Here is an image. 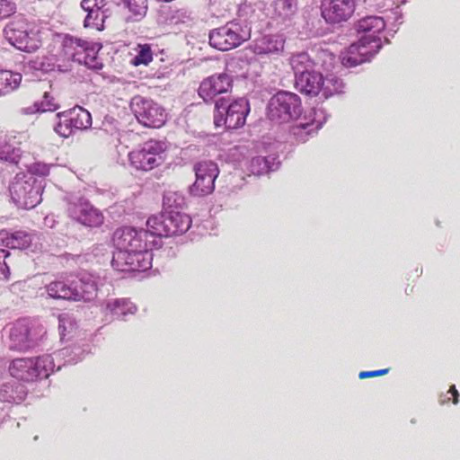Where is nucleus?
Wrapping results in <instances>:
<instances>
[{"instance_id":"f257e3e1","label":"nucleus","mask_w":460,"mask_h":460,"mask_svg":"<svg viewBox=\"0 0 460 460\" xmlns=\"http://www.w3.org/2000/svg\"><path fill=\"white\" fill-rule=\"evenodd\" d=\"M116 251L111 265L119 271H146L152 267L153 249L157 248V240L149 232L121 227L113 234Z\"/></svg>"},{"instance_id":"f03ea898","label":"nucleus","mask_w":460,"mask_h":460,"mask_svg":"<svg viewBox=\"0 0 460 460\" xmlns=\"http://www.w3.org/2000/svg\"><path fill=\"white\" fill-rule=\"evenodd\" d=\"M49 297L54 299L90 302L97 296V284L91 276H83L78 281L63 278L49 282L45 287Z\"/></svg>"},{"instance_id":"7ed1b4c3","label":"nucleus","mask_w":460,"mask_h":460,"mask_svg":"<svg viewBox=\"0 0 460 460\" xmlns=\"http://www.w3.org/2000/svg\"><path fill=\"white\" fill-rule=\"evenodd\" d=\"M54 367L53 358L49 355L36 358H18L12 360L8 367L10 375L22 382H34L48 377Z\"/></svg>"},{"instance_id":"20e7f679","label":"nucleus","mask_w":460,"mask_h":460,"mask_svg":"<svg viewBox=\"0 0 460 460\" xmlns=\"http://www.w3.org/2000/svg\"><path fill=\"white\" fill-rule=\"evenodd\" d=\"M215 108V126L217 128L225 126L229 129L243 127L250 111L249 102L244 98H239L229 104L224 98H221L216 102Z\"/></svg>"},{"instance_id":"39448f33","label":"nucleus","mask_w":460,"mask_h":460,"mask_svg":"<svg viewBox=\"0 0 460 460\" xmlns=\"http://www.w3.org/2000/svg\"><path fill=\"white\" fill-rule=\"evenodd\" d=\"M166 145L163 141L149 139L128 154L132 167L138 171H151L160 166L166 157Z\"/></svg>"},{"instance_id":"423d86ee","label":"nucleus","mask_w":460,"mask_h":460,"mask_svg":"<svg viewBox=\"0 0 460 460\" xmlns=\"http://www.w3.org/2000/svg\"><path fill=\"white\" fill-rule=\"evenodd\" d=\"M4 34L13 46L25 52L36 51L41 46V31L36 26L11 23L4 29Z\"/></svg>"},{"instance_id":"0eeeda50","label":"nucleus","mask_w":460,"mask_h":460,"mask_svg":"<svg viewBox=\"0 0 460 460\" xmlns=\"http://www.w3.org/2000/svg\"><path fill=\"white\" fill-rule=\"evenodd\" d=\"M300 114V99L292 93L279 92L269 104V117L272 121L285 123Z\"/></svg>"},{"instance_id":"6e6552de","label":"nucleus","mask_w":460,"mask_h":460,"mask_svg":"<svg viewBox=\"0 0 460 460\" xmlns=\"http://www.w3.org/2000/svg\"><path fill=\"white\" fill-rule=\"evenodd\" d=\"M131 110L138 122L146 128H159L166 121L164 109L152 100L136 96L131 102Z\"/></svg>"},{"instance_id":"1a4fd4ad","label":"nucleus","mask_w":460,"mask_h":460,"mask_svg":"<svg viewBox=\"0 0 460 460\" xmlns=\"http://www.w3.org/2000/svg\"><path fill=\"white\" fill-rule=\"evenodd\" d=\"M196 180L190 188L191 195L203 197L215 190V180L218 176L217 164L212 161H201L194 165Z\"/></svg>"},{"instance_id":"9d476101","label":"nucleus","mask_w":460,"mask_h":460,"mask_svg":"<svg viewBox=\"0 0 460 460\" xmlns=\"http://www.w3.org/2000/svg\"><path fill=\"white\" fill-rule=\"evenodd\" d=\"M291 66L296 75L297 89L307 95L315 94L316 75L309 57L305 53L296 55L291 58Z\"/></svg>"},{"instance_id":"9b49d317","label":"nucleus","mask_w":460,"mask_h":460,"mask_svg":"<svg viewBox=\"0 0 460 460\" xmlns=\"http://www.w3.org/2000/svg\"><path fill=\"white\" fill-rule=\"evenodd\" d=\"M245 40L241 26L236 22L214 29L209 33V44L221 51H227L241 45Z\"/></svg>"},{"instance_id":"f8f14e48","label":"nucleus","mask_w":460,"mask_h":460,"mask_svg":"<svg viewBox=\"0 0 460 460\" xmlns=\"http://www.w3.org/2000/svg\"><path fill=\"white\" fill-rule=\"evenodd\" d=\"M37 331L38 328L26 319L16 321L10 329L11 349L27 350L33 347L40 335Z\"/></svg>"},{"instance_id":"ddd939ff","label":"nucleus","mask_w":460,"mask_h":460,"mask_svg":"<svg viewBox=\"0 0 460 460\" xmlns=\"http://www.w3.org/2000/svg\"><path fill=\"white\" fill-rule=\"evenodd\" d=\"M9 190L13 202L26 209L33 208L41 200L40 188L34 182L21 178H16L12 182Z\"/></svg>"},{"instance_id":"4468645a","label":"nucleus","mask_w":460,"mask_h":460,"mask_svg":"<svg viewBox=\"0 0 460 460\" xmlns=\"http://www.w3.org/2000/svg\"><path fill=\"white\" fill-rule=\"evenodd\" d=\"M354 0H324L322 3V16L329 22H340L348 20L354 13Z\"/></svg>"},{"instance_id":"2eb2a0df","label":"nucleus","mask_w":460,"mask_h":460,"mask_svg":"<svg viewBox=\"0 0 460 460\" xmlns=\"http://www.w3.org/2000/svg\"><path fill=\"white\" fill-rule=\"evenodd\" d=\"M232 88V80L226 74L211 75L204 79L199 88V95L206 102L212 101L221 93H227Z\"/></svg>"},{"instance_id":"dca6fc26","label":"nucleus","mask_w":460,"mask_h":460,"mask_svg":"<svg viewBox=\"0 0 460 460\" xmlns=\"http://www.w3.org/2000/svg\"><path fill=\"white\" fill-rule=\"evenodd\" d=\"M102 310L111 320H124L137 312V306L128 298H113L105 301Z\"/></svg>"},{"instance_id":"f3484780","label":"nucleus","mask_w":460,"mask_h":460,"mask_svg":"<svg viewBox=\"0 0 460 460\" xmlns=\"http://www.w3.org/2000/svg\"><path fill=\"white\" fill-rule=\"evenodd\" d=\"M57 117L59 119L67 118L68 125L73 127L74 130H84L92 126L91 113L80 106L58 112Z\"/></svg>"},{"instance_id":"a211bd4d","label":"nucleus","mask_w":460,"mask_h":460,"mask_svg":"<svg viewBox=\"0 0 460 460\" xmlns=\"http://www.w3.org/2000/svg\"><path fill=\"white\" fill-rule=\"evenodd\" d=\"M167 231L169 236L181 234L189 230L191 226V219L186 214L175 209H165Z\"/></svg>"},{"instance_id":"6ab92c4d","label":"nucleus","mask_w":460,"mask_h":460,"mask_svg":"<svg viewBox=\"0 0 460 460\" xmlns=\"http://www.w3.org/2000/svg\"><path fill=\"white\" fill-rule=\"evenodd\" d=\"M385 26V22L382 17L367 16L358 22L357 31L364 34L362 37L381 40L380 34Z\"/></svg>"},{"instance_id":"aec40b11","label":"nucleus","mask_w":460,"mask_h":460,"mask_svg":"<svg viewBox=\"0 0 460 460\" xmlns=\"http://www.w3.org/2000/svg\"><path fill=\"white\" fill-rule=\"evenodd\" d=\"M33 234L19 230L13 233H0V238L4 244L11 249H27L33 241Z\"/></svg>"},{"instance_id":"412c9836","label":"nucleus","mask_w":460,"mask_h":460,"mask_svg":"<svg viewBox=\"0 0 460 460\" xmlns=\"http://www.w3.org/2000/svg\"><path fill=\"white\" fill-rule=\"evenodd\" d=\"M165 211L158 215H153L148 217L146 221L147 229L146 232H149L157 240V248L161 246V237L169 236V231H167Z\"/></svg>"},{"instance_id":"4be33fe9","label":"nucleus","mask_w":460,"mask_h":460,"mask_svg":"<svg viewBox=\"0 0 460 460\" xmlns=\"http://www.w3.org/2000/svg\"><path fill=\"white\" fill-rule=\"evenodd\" d=\"M87 44L88 41L86 40L66 36L62 44L63 52L66 57L77 62V60L81 58V56H83L84 51H85Z\"/></svg>"},{"instance_id":"5701e85b","label":"nucleus","mask_w":460,"mask_h":460,"mask_svg":"<svg viewBox=\"0 0 460 460\" xmlns=\"http://www.w3.org/2000/svg\"><path fill=\"white\" fill-rule=\"evenodd\" d=\"M352 45L358 47L361 58L367 62L379 51L382 42L380 40L361 37L358 42L352 43Z\"/></svg>"},{"instance_id":"b1692460","label":"nucleus","mask_w":460,"mask_h":460,"mask_svg":"<svg viewBox=\"0 0 460 460\" xmlns=\"http://www.w3.org/2000/svg\"><path fill=\"white\" fill-rule=\"evenodd\" d=\"M99 49L100 48H97L95 44L88 42L85 51H84L81 58L77 60V63L84 64L91 69H101L102 67V63L98 57Z\"/></svg>"},{"instance_id":"393cba45","label":"nucleus","mask_w":460,"mask_h":460,"mask_svg":"<svg viewBox=\"0 0 460 460\" xmlns=\"http://www.w3.org/2000/svg\"><path fill=\"white\" fill-rule=\"evenodd\" d=\"M22 75L8 70L0 71V94L17 89L22 82Z\"/></svg>"},{"instance_id":"a878e982","label":"nucleus","mask_w":460,"mask_h":460,"mask_svg":"<svg viewBox=\"0 0 460 460\" xmlns=\"http://www.w3.org/2000/svg\"><path fill=\"white\" fill-rule=\"evenodd\" d=\"M279 49L278 41L270 36H263L258 39L252 46V50L256 55L276 53Z\"/></svg>"},{"instance_id":"bb28decb","label":"nucleus","mask_w":460,"mask_h":460,"mask_svg":"<svg viewBox=\"0 0 460 460\" xmlns=\"http://www.w3.org/2000/svg\"><path fill=\"white\" fill-rule=\"evenodd\" d=\"M296 9L294 0H275L273 3L274 14L282 20L292 17Z\"/></svg>"},{"instance_id":"cd10ccee","label":"nucleus","mask_w":460,"mask_h":460,"mask_svg":"<svg viewBox=\"0 0 460 460\" xmlns=\"http://www.w3.org/2000/svg\"><path fill=\"white\" fill-rule=\"evenodd\" d=\"M358 47L353 46L352 44L341 54V64L345 67H354L358 65L364 63L363 58H361L358 52Z\"/></svg>"},{"instance_id":"c85d7f7f","label":"nucleus","mask_w":460,"mask_h":460,"mask_svg":"<svg viewBox=\"0 0 460 460\" xmlns=\"http://www.w3.org/2000/svg\"><path fill=\"white\" fill-rule=\"evenodd\" d=\"M80 223L90 227L100 226L103 223V216L98 209L89 204L85 212L82 215Z\"/></svg>"},{"instance_id":"c756f323","label":"nucleus","mask_w":460,"mask_h":460,"mask_svg":"<svg viewBox=\"0 0 460 460\" xmlns=\"http://www.w3.org/2000/svg\"><path fill=\"white\" fill-rule=\"evenodd\" d=\"M90 202L84 199H78L75 201H69L67 203L66 211L73 219L80 222L82 215L85 212V208H88Z\"/></svg>"},{"instance_id":"7c9ffc66","label":"nucleus","mask_w":460,"mask_h":460,"mask_svg":"<svg viewBox=\"0 0 460 460\" xmlns=\"http://www.w3.org/2000/svg\"><path fill=\"white\" fill-rule=\"evenodd\" d=\"M103 12L102 10L93 11V13H87V15L84 21V26L85 28L95 29L97 31H103L104 26Z\"/></svg>"},{"instance_id":"2f4dec72","label":"nucleus","mask_w":460,"mask_h":460,"mask_svg":"<svg viewBox=\"0 0 460 460\" xmlns=\"http://www.w3.org/2000/svg\"><path fill=\"white\" fill-rule=\"evenodd\" d=\"M35 111L39 112L55 111L59 108L54 96L49 92H44L42 99L34 102Z\"/></svg>"},{"instance_id":"473e14b6","label":"nucleus","mask_w":460,"mask_h":460,"mask_svg":"<svg viewBox=\"0 0 460 460\" xmlns=\"http://www.w3.org/2000/svg\"><path fill=\"white\" fill-rule=\"evenodd\" d=\"M153 60V51L149 44H139L137 46V54L134 57L131 63L137 66L140 65H148Z\"/></svg>"},{"instance_id":"72a5a7b5","label":"nucleus","mask_w":460,"mask_h":460,"mask_svg":"<svg viewBox=\"0 0 460 460\" xmlns=\"http://www.w3.org/2000/svg\"><path fill=\"white\" fill-rule=\"evenodd\" d=\"M322 80V85L319 86L320 82L318 81V93L323 92V94L327 98L329 95L333 94V93L338 92L339 88L341 86V82L337 78H326Z\"/></svg>"},{"instance_id":"f704fd0d","label":"nucleus","mask_w":460,"mask_h":460,"mask_svg":"<svg viewBox=\"0 0 460 460\" xmlns=\"http://www.w3.org/2000/svg\"><path fill=\"white\" fill-rule=\"evenodd\" d=\"M127 6L133 14V20L137 21L144 17L147 12L145 0H128Z\"/></svg>"},{"instance_id":"c9c22d12","label":"nucleus","mask_w":460,"mask_h":460,"mask_svg":"<svg viewBox=\"0 0 460 460\" xmlns=\"http://www.w3.org/2000/svg\"><path fill=\"white\" fill-rule=\"evenodd\" d=\"M313 123H300L292 128L293 134L300 140L305 141L306 137L314 132Z\"/></svg>"},{"instance_id":"e433bc0d","label":"nucleus","mask_w":460,"mask_h":460,"mask_svg":"<svg viewBox=\"0 0 460 460\" xmlns=\"http://www.w3.org/2000/svg\"><path fill=\"white\" fill-rule=\"evenodd\" d=\"M322 61V66L323 70L330 71L334 67L335 65V56L333 53L327 49L318 50V61Z\"/></svg>"},{"instance_id":"4c0bfd02","label":"nucleus","mask_w":460,"mask_h":460,"mask_svg":"<svg viewBox=\"0 0 460 460\" xmlns=\"http://www.w3.org/2000/svg\"><path fill=\"white\" fill-rule=\"evenodd\" d=\"M10 256V252L6 250L0 249V279L7 280L10 277L9 266L6 259Z\"/></svg>"},{"instance_id":"58836bf2","label":"nucleus","mask_w":460,"mask_h":460,"mask_svg":"<svg viewBox=\"0 0 460 460\" xmlns=\"http://www.w3.org/2000/svg\"><path fill=\"white\" fill-rule=\"evenodd\" d=\"M16 11V4L13 0H0V20L6 19Z\"/></svg>"},{"instance_id":"ea45409f","label":"nucleus","mask_w":460,"mask_h":460,"mask_svg":"<svg viewBox=\"0 0 460 460\" xmlns=\"http://www.w3.org/2000/svg\"><path fill=\"white\" fill-rule=\"evenodd\" d=\"M106 4L105 0H82L81 7L86 13L102 10Z\"/></svg>"},{"instance_id":"a19ab883","label":"nucleus","mask_w":460,"mask_h":460,"mask_svg":"<svg viewBox=\"0 0 460 460\" xmlns=\"http://www.w3.org/2000/svg\"><path fill=\"white\" fill-rule=\"evenodd\" d=\"M459 400V393L456 388V385H451L446 394L440 395L439 402L441 404L448 403L452 402L456 404Z\"/></svg>"},{"instance_id":"79ce46f5","label":"nucleus","mask_w":460,"mask_h":460,"mask_svg":"<svg viewBox=\"0 0 460 460\" xmlns=\"http://www.w3.org/2000/svg\"><path fill=\"white\" fill-rule=\"evenodd\" d=\"M55 131L60 137H68L74 132V128L68 125L67 118H62L55 127Z\"/></svg>"},{"instance_id":"37998d69","label":"nucleus","mask_w":460,"mask_h":460,"mask_svg":"<svg viewBox=\"0 0 460 460\" xmlns=\"http://www.w3.org/2000/svg\"><path fill=\"white\" fill-rule=\"evenodd\" d=\"M389 371H390V368H384V369L374 370V371H361L358 375V377L360 379L376 377V376L386 375Z\"/></svg>"},{"instance_id":"c03bdc74","label":"nucleus","mask_w":460,"mask_h":460,"mask_svg":"<svg viewBox=\"0 0 460 460\" xmlns=\"http://www.w3.org/2000/svg\"><path fill=\"white\" fill-rule=\"evenodd\" d=\"M58 320H59L58 327H59V330H60V333H64V332L66 330V327L64 325V319L61 316H59Z\"/></svg>"},{"instance_id":"a18cd8bd","label":"nucleus","mask_w":460,"mask_h":460,"mask_svg":"<svg viewBox=\"0 0 460 460\" xmlns=\"http://www.w3.org/2000/svg\"><path fill=\"white\" fill-rule=\"evenodd\" d=\"M3 387H4V389H6V388H9V387H22V385H3ZM4 391H6V390H4Z\"/></svg>"},{"instance_id":"49530a36","label":"nucleus","mask_w":460,"mask_h":460,"mask_svg":"<svg viewBox=\"0 0 460 460\" xmlns=\"http://www.w3.org/2000/svg\"><path fill=\"white\" fill-rule=\"evenodd\" d=\"M130 257H131V260L129 261V262H130V261H133V262H135V263H136L137 261H139L138 257H137V256H136V255H132V256H130Z\"/></svg>"},{"instance_id":"de8ad7c7","label":"nucleus","mask_w":460,"mask_h":460,"mask_svg":"<svg viewBox=\"0 0 460 460\" xmlns=\"http://www.w3.org/2000/svg\"><path fill=\"white\" fill-rule=\"evenodd\" d=\"M173 196L175 197V199H176V198H178V199H180L181 201H183V198H182V197L178 196V195H177V194H175V193L173 194Z\"/></svg>"},{"instance_id":"09e8293b","label":"nucleus","mask_w":460,"mask_h":460,"mask_svg":"<svg viewBox=\"0 0 460 460\" xmlns=\"http://www.w3.org/2000/svg\"><path fill=\"white\" fill-rule=\"evenodd\" d=\"M171 196L166 197V200L169 202L171 200Z\"/></svg>"},{"instance_id":"8fccbe9b","label":"nucleus","mask_w":460,"mask_h":460,"mask_svg":"<svg viewBox=\"0 0 460 460\" xmlns=\"http://www.w3.org/2000/svg\"><path fill=\"white\" fill-rule=\"evenodd\" d=\"M14 398L13 397H11L10 399H7V401L11 402V401H13Z\"/></svg>"}]
</instances>
